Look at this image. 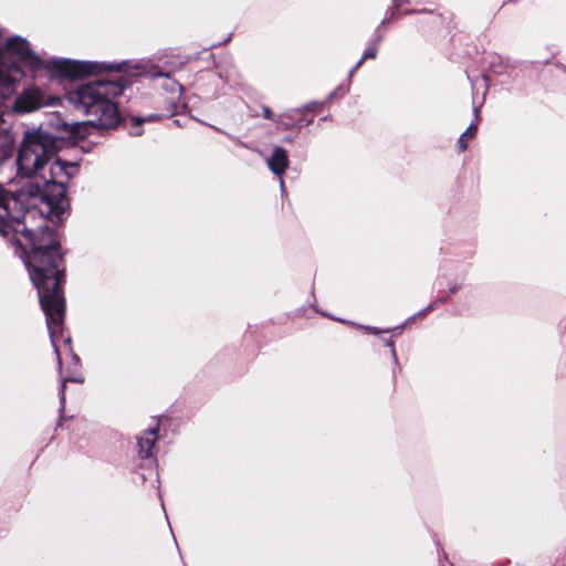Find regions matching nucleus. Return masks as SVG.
Instances as JSON below:
<instances>
[{"label":"nucleus","mask_w":566,"mask_h":566,"mask_svg":"<svg viewBox=\"0 0 566 566\" xmlns=\"http://www.w3.org/2000/svg\"><path fill=\"white\" fill-rule=\"evenodd\" d=\"M57 149V139L42 129L24 134L17 158L18 172L28 178H39L42 185H30L28 190H22L18 196L0 188V233L3 237H18L17 243L25 254L24 262L38 290L61 366L56 342L63 329L65 302L62 293L60 241L48 226H40L38 230L28 228L29 220L34 218L36 211H24L20 207L22 197L28 195L43 217L52 221H62L66 217L69 201L65 186L78 172V165L55 157Z\"/></svg>","instance_id":"obj_1"},{"label":"nucleus","mask_w":566,"mask_h":566,"mask_svg":"<svg viewBox=\"0 0 566 566\" xmlns=\"http://www.w3.org/2000/svg\"><path fill=\"white\" fill-rule=\"evenodd\" d=\"M120 80H101L78 85L67 93V101L77 109L92 116L91 124L113 128L119 122V114L113 98L124 91Z\"/></svg>","instance_id":"obj_2"},{"label":"nucleus","mask_w":566,"mask_h":566,"mask_svg":"<svg viewBox=\"0 0 566 566\" xmlns=\"http://www.w3.org/2000/svg\"><path fill=\"white\" fill-rule=\"evenodd\" d=\"M57 102V97L46 95L39 87L31 85L24 88L15 97L12 108L17 113L24 114L36 111L41 107L53 106Z\"/></svg>","instance_id":"obj_3"},{"label":"nucleus","mask_w":566,"mask_h":566,"mask_svg":"<svg viewBox=\"0 0 566 566\" xmlns=\"http://www.w3.org/2000/svg\"><path fill=\"white\" fill-rule=\"evenodd\" d=\"M266 164L270 170L280 177V187L281 190L284 191L285 187L282 176L289 167V156L286 150L282 147H275L272 156L266 159Z\"/></svg>","instance_id":"obj_4"},{"label":"nucleus","mask_w":566,"mask_h":566,"mask_svg":"<svg viewBox=\"0 0 566 566\" xmlns=\"http://www.w3.org/2000/svg\"><path fill=\"white\" fill-rule=\"evenodd\" d=\"M157 441V427L147 430L144 436L138 438V452L144 459H148L151 455V451Z\"/></svg>","instance_id":"obj_5"},{"label":"nucleus","mask_w":566,"mask_h":566,"mask_svg":"<svg viewBox=\"0 0 566 566\" xmlns=\"http://www.w3.org/2000/svg\"><path fill=\"white\" fill-rule=\"evenodd\" d=\"M14 139L11 133L1 127L0 128V165L9 159L13 153Z\"/></svg>","instance_id":"obj_6"},{"label":"nucleus","mask_w":566,"mask_h":566,"mask_svg":"<svg viewBox=\"0 0 566 566\" xmlns=\"http://www.w3.org/2000/svg\"><path fill=\"white\" fill-rule=\"evenodd\" d=\"M476 130H478V124L473 123L460 136V138L458 140L460 151H464L467 149L469 140L474 137Z\"/></svg>","instance_id":"obj_7"},{"label":"nucleus","mask_w":566,"mask_h":566,"mask_svg":"<svg viewBox=\"0 0 566 566\" xmlns=\"http://www.w3.org/2000/svg\"><path fill=\"white\" fill-rule=\"evenodd\" d=\"M64 127L74 137H82L84 135V129L86 128L85 123L64 124Z\"/></svg>","instance_id":"obj_8"},{"label":"nucleus","mask_w":566,"mask_h":566,"mask_svg":"<svg viewBox=\"0 0 566 566\" xmlns=\"http://www.w3.org/2000/svg\"><path fill=\"white\" fill-rule=\"evenodd\" d=\"M158 116H156V115H151L148 118H140V117L133 118L132 122L134 123L135 126L130 129V135L139 136L142 134V132L139 129V126L142 125V123H144L145 120L155 119Z\"/></svg>","instance_id":"obj_9"},{"label":"nucleus","mask_w":566,"mask_h":566,"mask_svg":"<svg viewBox=\"0 0 566 566\" xmlns=\"http://www.w3.org/2000/svg\"><path fill=\"white\" fill-rule=\"evenodd\" d=\"M376 54H377V46L373 45V46L367 48L364 52L363 57L358 61V63L356 64V66L353 71L357 70L366 59H374L376 56Z\"/></svg>","instance_id":"obj_10"},{"label":"nucleus","mask_w":566,"mask_h":566,"mask_svg":"<svg viewBox=\"0 0 566 566\" xmlns=\"http://www.w3.org/2000/svg\"><path fill=\"white\" fill-rule=\"evenodd\" d=\"M263 115L264 117L266 118H271L272 117V112L269 107H263Z\"/></svg>","instance_id":"obj_11"},{"label":"nucleus","mask_w":566,"mask_h":566,"mask_svg":"<svg viewBox=\"0 0 566 566\" xmlns=\"http://www.w3.org/2000/svg\"><path fill=\"white\" fill-rule=\"evenodd\" d=\"M65 386H66V379L63 380L62 387H61V399L64 400L65 395Z\"/></svg>","instance_id":"obj_12"},{"label":"nucleus","mask_w":566,"mask_h":566,"mask_svg":"<svg viewBox=\"0 0 566 566\" xmlns=\"http://www.w3.org/2000/svg\"><path fill=\"white\" fill-rule=\"evenodd\" d=\"M73 358H74V360H75L76 363H78V357H77V356H73Z\"/></svg>","instance_id":"obj_13"},{"label":"nucleus","mask_w":566,"mask_h":566,"mask_svg":"<svg viewBox=\"0 0 566 566\" xmlns=\"http://www.w3.org/2000/svg\"><path fill=\"white\" fill-rule=\"evenodd\" d=\"M395 2H397L398 0H394Z\"/></svg>","instance_id":"obj_14"}]
</instances>
